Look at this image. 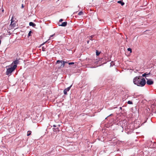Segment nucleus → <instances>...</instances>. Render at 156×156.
I'll return each mask as SVG.
<instances>
[{"label": "nucleus", "instance_id": "obj_1", "mask_svg": "<svg viewBox=\"0 0 156 156\" xmlns=\"http://www.w3.org/2000/svg\"><path fill=\"white\" fill-rule=\"evenodd\" d=\"M134 84L140 87H143L146 83V81L144 78L140 76L135 77L133 79Z\"/></svg>", "mask_w": 156, "mask_h": 156}, {"label": "nucleus", "instance_id": "obj_2", "mask_svg": "<svg viewBox=\"0 0 156 156\" xmlns=\"http://www.w3.org/2000/svg\"><path fill=\"white\" fill-rule=\"evenodd\" d=\"M17 67V66L14 65L12 67L10 68L7 69L6 72V74L7 75H10L15 70Z\"/></svg>", "mask_w": 156, "mask_h": 156}, {"label": "nucleus", "instance_id": "obj_3", "mask_svg": "<svg viewBox=\"0 0 156 156\" xmlns=\"http://www.w3.org/2000/svg\"><path fill=\"white\" fill-rule=\"evenodd\" d=\"M56 63L58 64L61 63V65L60 66V67H63L65 65V64L66 63V62L58 60L57 61Z\"/></svg>", "mask_w": 156, "mask_h": 156}, {"label": "nucleus", "instance_id": "obj_4", "mask_svg": "<svg viewBox=\"0 0 156 156\" xmlns=\"http://www.w3.org/2000/svg\"><path fill=\"white\" fill-rule=\"evenodd\" d=\"M72 85H71L70 86L65 89L63 91L64 94L65 95L67 94V92L69 91L70 90Z\"/></svg>", "mask_w": 156, "mask_h": 156}, {"label": "nucleus", "instance_id": "obj_5", "mask_svg": "<svg viewBox=\"0 0 156 156\" xmlns=\"http://www.w3.org/2000/svg\"><path fill=\"white\" fill-rule=\"evenodd\" d=\"M147 84L149 85H151L154 83V82L151 79H147Z\"/></svg>", "mask_w": 156, "mask_h": 156}, {"label": "nucleus", "instance_id": "obj_6", "mask_svg": "<svg viewBox=\"0 0 156 156\" xmlns=\"http://www.w3.org/2000/svg\"><path fill=\"white\" fill-rule=\"evenodd\" d=\"M19 63V59H17L16 60L14 61L12 63V64L13 63L14 64V65H16L17 66V65Z\"/></svg>", "mask_w": 156, "mask_h": 156}, {"label": "nucleus", "instance_id": "obj_7", "mask_svg": "<svg viewBox=\"0 0 156 156\" xmlns=\"http://www.w3.org/2000/svg\"><path fill=\"white\" fill-rule=\"evenodd\" d=\"M67 24V22H63L61 24L59 25V26L62 27H65L66 26Z\"/></svg>", "mask_w": 156, "mask_h": 156}, {"label": "nucleus", "instance_id": "obj_8", "mask_svg": "<svg viewBox=\"0 0 156 156\" xmlns=\"http://www.w3.org/2000/svg\"><path fill=\"white\" fill-rule=\"evenodd\" d=\"M59 126L57 127L56 128H54L53 129L54 131L55 132H58L59 131V129L58 127Z\"/></svg>", "mask_w": 156, "mask_h": 156}, {"label": "nucleus", "instance_id": "obj_9", "mask_svg": "<svg viewBox=\"0 0 156 156\" xmlns=\"http://www.w3.org/2000/svg\"><path fill=\"white\" fill-rule=\"evenodd\" d=\"M29 25L32 26L33 27H34L36 26V24L32 22H30L29 23Z\"/></svg>", "mask_w": 156, "mask_h": 156}, {"label": "nucleus", "instance_id": "obj_10", "mask_svg": "<svg viewBox=\"0 0 156 156\" xmlns=\"http://www.w3.org/2000/svg\"><path fill=\"white\" fill-rule=\"evenodd\" d=\"M117 2L118 3L120 4L122 6L124 5V3L123 2L122 0L118 1Z\"/></svg>", "mask_w": 156, "mask_h": 156}, {"label": "nucleus", "instance_id": "obj_11", "mask_svg": "<svg viewBox=\"0 0 156 156\" xmlns=\"http://www.w3.org/2000/svg\"><path fill=\"white\" fill-rule=\"evenodd\" d=\"M31 132L30 131H28L27 132V136H29L31 134Z\"/></svg>", "mask_w": 156, "mask_h": 156}, {"label": "nucleus", "instance_id": "obj_12", "mask_svg": "<svg viewBox=\"0 0 156 156\" xmlns=\"http://www.w3.org/2000/svg\"><path fill=\"white\" fill-rule=\"evenodd\" d=\"M96 55L97 56H98L99 55L100 52H99L98 50H96Z\"/></svg>", "mask_w": 156, "mask_h": 156}, {"label": "nucleus", "instance_id": "obj_13", "mask_svg": "<svg viewBox=\"0 0 156 156\" xmlns=\"http://www.w3.org/2000/svg\"><path fill=\"white\" fill-rule=\"evenodd\" d=\"M46 47H47V46H46V47H44V46H43L42 47V51H46Z\"/></svg>", "mask_w": 156, "mask_h": 156}, {"label": "nucleus", "instance_id": "obj_14", "mask_svg": "<svg viewBox=\"0 0 156 156\" xmlns=\"http://www.w3.org/2000/svg\"><path fill=\"white\" fill-rule=\"evenodd\" d=\"M83 14V12L82 11H80L78 14V15L80 16L82 15Z\"/></svg>", "mask_w": 156, "mask_h": 156}, {"label": "nucleus", "instance_id": "obj_15", "mask_svg": "<svg viewBox=\"0 0 156 156\" xmlns=\"http://www.w3.org/2000/svg\"><path fill=\"white\" fill-rule=\"evenodd\" d=\"M127 103L129 104H133V103L132 101H129L127 102Z\"/></svg>", "mask_w": 156, "mask_h": 156}, {"label": "nucleus", "instance_id": "obj_16", "mask_svg": "<svg viewBox=\"0 0 156 156\" xmlns=\"http://www.w3.org/2000/svg\"><path fill=\"white\" fill-rule=\"evenodd\" d=\"M94 36V35H92L91 36H90L89 37V39L90 40H92V39L93 37Z\"/></svg>", "mask_w": 156, "mask_h": 156}, {"label": "nucleus", "instance_id": "obj_17", "mask_svg": "<svg viewBox=\"0 0 156 156\" xmlns=\"http://www.w3.org/2000/svg\"><path fill=\"white\" fill-rule=\"evenodd\" d=\"M127 50L129 51H130V53H131L132 51V49L130 48H128L127 49Z\"/></svg>", "mask_w": 156, "mask_h": 156}, {"label": "nucleus", "instance_id": "obj_18", "mask_svg": "<svg viewBox=\"0 0 156 156\" xmlns=\"http://www.w3.org/2000/svg\"><path fill=\"white\" fill-rule=\"evenodd\" d=\"M53 126L54 127H58V126H60L59 125H53Z\"/></svg>", "mask_w": 156, "mask_h": 156}, {"label": "nucleus", "instance_id": "obj_19", "mask_svg": "<svg viewBox=\"0 0 156 156\" xmlns=\"http://www.w3.org/2000/svg\"><path fill=\"white\" fill-rule=\"evenodd\" d=\"M31 31H30L28 34V36H30V34H31Z\"/></svg>", "mask_w": 156, "mask_h": 156}, {"label": "nucleus", "instance_id": "obj_20", "mask_svg": "<svg viewBox=\"0 0 156 156\" xmlns=\"http://www.w3.org/2000/svg\"><path fill=\"white\" fill-rule=\"evenodd\" d=\"M147 75V74L146 73H145L142 75V76L143 77L145 76L146 75Z\"/></svg>", "mask_w": 156, "mask_h": 156}, {"label": "nucleus", "instance_id": "obj_21", "mask_svg": "<svg viewBox=\"0 0 156 156\" xmlns=\"http://www.w3.org/2000/svg\"><path fill=\"white\" fill-rule=\"evenodd\" d=\"M74 64V63L73 62H70V63H69V65H72V64Z\"/></svg>", "mask_w": 156, "mask_h": 156}, {"label": "nucleus", "instance_id": "obj_22", "mask_svg": "<svg viewBox=\"0 0 156 156\" xmlns=\"http://www.w3.org/2000/svg\"><path fill=\"white\" fill-rule=\"evenodd\" d=\"M62 21H63V19H60L59 20V22H62Z\"/></svg>", "mask_w": 156, "mask_h": 156}, {"label": "nucleus", "instance_id": "obj_23", "mask_svg": "<svg viewBox=\"0 0 156 156\" xmlns=\"http://www.w3.org/2000/svg\"><path fill=\"white\" fill-rule=\"evenodd\" d=\"M23 7H24L23 5V4H22V6H21V8H23Z\"/></svg>", "mask_w": 156, "mask_h": 156}, {"label": "nucleus", "instance_id": "obj_24", "mask_svg": "<svg viewBox=\"0 0 156 156\" xmlns=\"http://www.w3.org/2000/svg\"><path fill=\"white\" fill-rule=\"evenodd\" d=\"M54 35H55V34H53V35H51V36H50V37H52Z\"/></svg>", "mask_w": 156, "mask_h": 156}, {"label": "nucleus", "instance_id": "obj_25", "mask_svg": "<svg viewBox=\"0 0 156 156\" xmlns=\"http://www.w3.org/2000/svg\"><path fill=\"white\" fill-rule=\"evenodd\" d=\"M89 41H87V44H88V43H89Z\"/></svg>", "mask_w": 156, "mask_h": 156}, {"label": "nucleus", "instance_id": "obj_26", "mask_svg": "<svg viewBox=\"0 0 156 156\" xmlns=\"http://www.w3.org/2000/svg\"><path fill=\"white\" fill-rule=\"evenodd\" d=\"M44 44V43L42 44L41 45H43Z\"/></svg>", "mask_w": 156, "mask_h": 156}]
</instances>
